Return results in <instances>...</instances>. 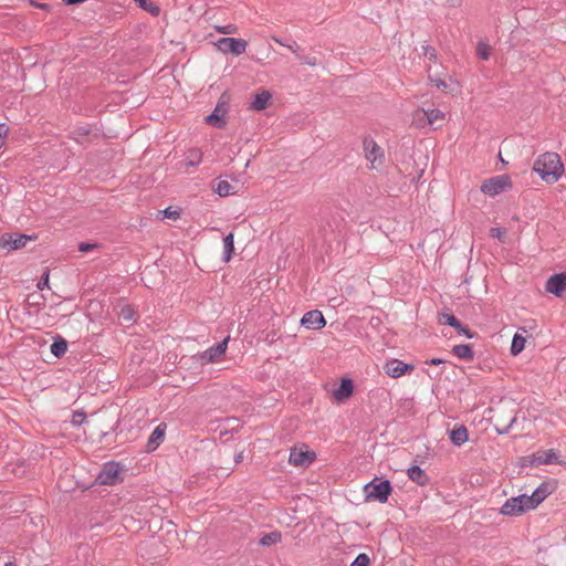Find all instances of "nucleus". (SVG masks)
Segmentation results:
<instances>
[{
	"label": "nucleus",
	"instance_id": "1",
	"mask_svg": "<svg viewBox=\"0 0 566 566\" xmlns=\"http://www.w3.org/2000/svg\"><path fill=\"white\" fill-rule=\"evenodd\" d=\"M548 494L549 492L542 485L532 495L522 494L510 497L501 506L500 513L504 516H520L530 510L536 509Z\"/></svg>",
	"mask_w": 566,
	"mask_h": 566
},
{
	"label": "nucleus",
	"instance_id": "2",
	"mask_svg": "<svg viewBox=\"0 0 566 566\" xmlns=\"http://www.w3.org/2000/svg\"><path fill=\"white\" fill-rule=\"evenodd\" d=\"M533 170L547 184L556 182L564 174V164L556 153L539 155L533 165Z\"/></svg>",
	"mask_w": 566,
	"mask_h": 566
},
{
	"label": "nucleus",
	"instance_id": "3",
	"mask_svg": "<svg viewBox=\"0 0 566 566\" xmlns=\"http://www.w3.org/2000/svg\"><path fill=\"white\" fill-rule=\"evenodd\" d=\"M124 465L116 461H108L103 464L95 483L98 485H116L124 480Z\"/></svg>",
	"mask_w": 566,
	"mask_h": 566
},
{
	"label": "nucleus",
	"instance_id": "4",
	"mask_svg": "<svg viewBox=\"0 0 566 566\" xmlns=\"http://www.w3.org/2000/svg\"><path fill=\"white\" fill-rule=\"evenodd\" d=\"M513 188V181L509 175H496L484 179L481 182L480 190L489 197H495Z\"/></svg>",
	"mask_w": 566,
	"mask_h": 566
},
{
	"label": "nucleus",
	"instance_id": "5",
	"mask_svg": "<svg viewBox=\"0 0 566 566\" xmlns=\"http://www.w3.org/2000/svg\"><path fill=\"white\" fill-rule=\"evenodd\" d=\"M363 149L366 160L369 163L371 170H380L385 164V153L382 148L371 137H365L363 140Z\"/></svg>",
	"mask_w": 566,
	"mask_h": 566
},
{
	"label": "nucleus",
	"instance_id": "6",
	"mask_svg": "<svg viewBox=\"0 0 566 566\" xmlns=\"http://www.w3.org/2000/svg\"><path fill=\"white\" fill-rule=\"evenodd\" d=\"M391 491L392 488L388 480L374 479L364 486L366 500L378 501L379 503H386Z\"/></svg>",
	"mask_w": 566,
	"mask_h": 566
},
{
	"label": "nucleus",
	"instance_id": "7",
	"mask_svg": "<svg viewBox=\"0 0 566 566\" xmlns=\"http://www.w3.org/2000/svg\"><path fill=\"white\" fill-rule=\"evenodd\" d=\"M216 48L222 53H232L241 55L245 52L248 42L237 38H221L214 43Z\"/></svg>",
	"mask_w": 566,
	"mask_h": 566
},
{
	"label": "nucleus",
	"instance_id": "8",
	"mask_svg": "<svg viewBox=\"0 0 566 566\" xmlns=\"http://www.w3.org/2000/svg\"><path fill=\"white\" fill-rule=\"evenodd\" d=\"M229 337H226L222 342L209 347L207 350L199 355V359L202 365L214 364L221 361L228 349Z\"/></svg>",
	"mask_w": 566,
	"mask_h": 566
},
{
	"label": "nucleus",
	"instance_id": "9",
	"mask_svg": "<svg viewBox=\"0 0 566 566\" xmlns=\"http://www.w3.org/2000/svg\"><path fill=\"white\" fill-rule=\"evenodd\" d=\"M35 238L23 233H4L0 238V247L19 250L24 248L29 241L35 240Z\"/></svg>",
	"mask_w": 566,
	"mask_h": 566
},
{
	"label": "nucleus",
	"instance_id": "10",
	"mask_svg": "<svg viewBox=\"0 0 566 566\" xmlns=\"http://www.w3.org/2000/svg\"><path fill=\"white\" fill-rule=\"evenodd\" d=\"M316 458L315 452L307 449V447H295L291 449L289 462L295 467H304L311 464Z\"/></svg>",
	"mask_w": 566,
	"mask_h": 566
},
{
	"label": "nucleus",
	"instance_id": "11",
	"mask_svg": "<svg viewBox=\"0 0 566 566\" xmlns=\"http://www.w3.org/2000/svg\"><path fill=\"white\" fill-rule=\"evenodd\" d=\"M384 371L391 378H399L406 374H410L415 370V366L406 364L399 359L392 358L384 364Z\"/></svg>",
	"mask_w": 566,
	"mask_h": 566
},
{
	"label": "nucleus",
	"instance_id": "12",
	"mask_svg": "<svg viewBox=\"0 0 566 566\" xmlns=\"http://www.w3.org/2000/svg\"><path fill=\"white\" fill-rule=\"evenodd\" d=\"M229 112V105L227 101H219L213 112L206 117L207 124L213 127L221 128L226 125V115Z\"/></svg>",
	"mask_w": 566,
	"mask_h": 566
},
{
	"label": "nucleus",
	"instance_id": "13",
	"mask_svg": "<svg viewBox=\"0 0 566 566\" xmlns=\"http://www.w3.org/2000/svg\"><path fill=\"white\" fill-rule=\"evenodd\" d=\"M545 290L557 297L563 296L566 293V272L552 275L545 284Z\"/></svg>",
	"mask_w": 566,
	"mask_h": 566
},
{
	"label": "nucleus",
	"instance_id": "14",
	"mask_svg": "<svg viewBox=\"0 0 566 566\" xmlns=\"http://www.w3.org/2000/svg\"><path fill=\"white\" fill-rule=\"evenodd\" d=\"M354 394V384L349 378H343L338 387L332 391V398L336 402H344Z\"/></svg>",
	"mask_w": 566,
	"mask_h": 566
},
{
	"label": "nucleus",
	"instance_id": "15",
	"mask_svg": "<svg viewBox=\"0 0 566 566\" xmlns=\"http://www.w3.org/2000/svg\"><path fill=\"white\" fill-rule=\"evenodd\" d=\"M301 325L307 329H322L326 325V321L322 312L314 310L303 315Z\"/></svg>",
	"mask_w": 566,
	"mask_h": 566
},
{
	"label": "nucleus",
	"instance_id": "16",
	"mask_svg": "<svg viewBox=\"0 0 566 566\" xmlns=\"http://www.w3.org/2000/svg\"><path fill=\"white\" fill-rule=\"evenodd\" d=\"M532 465L559 463L558 453L554 449L539 450L530 458Z\"/></svg>",
	"mask_w": 566,
	"mask_h": 566
},
{
	"label": "nucleus",
	"instance_id": "17",
	"mask_svg": "<svg viewBox=\"0 0 566 566\" xmlns=\"http://www.w3.org/2000/svg\"><path fill=\"white\" fill-rule=\"evenodd\" d=\"M272 99V93L269 90H262L254 94L249 108L256 112L264 111L271 105Z\"/></svg>",
	"mask_w": 566,
	"mask_h": 566
},
{
	"label": "nucleus",
	"instance_id": "18",
	"mask_svg": "<svg viewBox=\"0 0 566 566\" xmlns=\"http://www.w3.org/2000/svg\"><path fill=\"white\" fill-rule=\"evenodd\" d=\"M166 428V423L161 422L154 429L146 443L147 452H153L160 446L165 439Z\"/></svg>",
	"mask_w": 566,
	"mask_h": 566
},
{
	"label": "nucleus",
	"instance_id": "19",
	"mask_svg": "<svg viewBox=\"0 0 566 566\" xmlns=\"http://www.w3.org/2000/svg\"><path fill=\"white\" fill-rule=\"evenodd\" d=\"M202 161V153L200 149L192 148L185 153L181 168L186 172H191V168L197 167Z\"/></svg>",
	"mask_w": 566,
	"mask_h": 566
},
{
	"label": "nucleus",
	"instance_id": "20",
	"mask_svg": "<svg viewBox=\"0 0 566 566\" xmlns=\"http://www.w3.org/2000/svg\"><path fill=\"white\" fill-rule=\"evenodd\" d=\"M449 438L454 446L461 447L469 440V431L465 426L458 424L450 430Z\"/></svg>",
	"mask_w": 566,
	"mask_h": 566
},
{
	"label": "nucleus",
	"instance_id": "21",
	"mask_svg": "<svg viewBox=\"0 0 566 566\" xmlns=\"http://www.w3.org/2000/svg\"><path fill=\"white\" fill-rule=\"evenodd\" d=\"M408 478L420 486H424L429 482L427 473L418 465H412L407 471Z\"/></svg>",
	"mask_w": 566,
	"mask_h": 566
},
{
	"label": "nucleus",
	"instance_id": "22",
	"mask_svg": "<svg viewBox=\"0 0 566 566\" xmlns=\"http://www.w3.org/2000/svg\"><path fill=\"white\" fill-rule=\"evenodd\" d=\"M426 113L428 126L440 127L446 120V114L438 108L426 109Z\"/></svg>",
	"mask_w": 566,
	"mask_h": 566
},
{
	"label": "nucleus",
	"instance_id": "23",
	"mask_svg": "<svg viewBox=\"0 0 566 566\" xmlns=\"http://www.w3.org/2000/svg\"><path fill=\"white\" fill-rule=\"evenodd\" d=\"M50 350L52 355L60 358L65 355L67 350V342L60 335H56L53 338V343L51 344Z\"/></svg>",
	"mask_w": 566,
	"mask_h": 566
},
{
	"label": "nucleus",
	"instance_id": "24",
	"mask_svg": "<svg viewBox=\"0 0 566 566\" xmlns=\"http://www.w3.org/2000/svg\"><path fill=\"white\" fill-rule=\"evenodd\" d=\"M452 353L460 359H463V360H472L473 359V350H472V346L469 345V344H461V345H455L453 346L452 348Z\"/></svg>",
	"mask_w": 566,
	"mask_h": 566
},
{
	"label": "nucleus",
	"instance_id": "25",
	"mask_svg": "<svg viewBox=\"0 0 566 566\" xmlns=\"http://www.w3.org/2000/svg\"><path fill=\"white\" fill-rule=\"evenodd\" d=\"M411 125L417 128H423V127L428 126L427 113H426L424 108L419 107L412 112Z\"/></svg>",
	"mask_w": 566,
	"mask_h": 566
},
{
	"label": "nucleus",
	"instance_id": "26",
	"mask_svg": "<svg viewBox=\"0 0 566 566\" xmlns=\"http://www.w3.org/2000/svg\"><path fill=\"white\" fill-rule=\"evenodd\" d=\"M140 9L150 13L153 17H158L160 8L151 0H134Z\"/></svg>",
	"mask_w": 566,
	"mask_h": 566
},
{
	"label": "nucleus",
	"instance_id": "27",
	"mask_svg": "<svg viewBox=\"0 0 566 566\" xmlns=\"http://www.w3.org/2000/svg\"><path fill=\"white\" fill-rule=\"evenodd\" d=\"M216 191L221 197L237 193L235 187L227 180H220L217 184Z\"/></svg>",
	"mask_w": 566,
	"mask_h": 566
},
{
	"label": "nucleus",
	"instance_id": "28",
	"mask_svg": "<svg viewBox=\"0 0 566 566\" xmlns=\"http://www.w3.org/2000/svg\"><path fill=\"white\" fill-rule=\"evenodd\" d=\"M223 248H224V258H223V261L224 262H229L230 259H231V255L234 251V235L233 233H229L224 239H223Z\"/></svg>",
	"mask_w": 566,
	"mask_h": 566
},
{
	"label": "nucleus",
	"instance_id": "29",
	"mask_svg": "<svg viewBox=\"0 0 566 566\" xmlns=\"http://www.w3.org/2000/svg\"><path fill=\"white\" fill-rule=\"evenodd\" d=\"M526 339L520 334H515L512 339L511 354L513 356L518 355L525 348Z\"/></svg>",
	"mask_w": 566,
	"mask_h": 566
},
{
	"label": "nucleus",
	"instance_id": "30",
	"mask_svg": "<svg viewBox=\"0 0 566 566\" xmlns=\"http://www.w3.org/2000/svg\"><path fill=\"white\" fill-rule=\"evenodd\" d=\"M492 48L488 43V41H479L476 45V54L479 57H481L484 61H488L491 56Z\"/></svg>",
	"mask_w": 566,
	"mask_h": 566
},
{
	"label": "nucleus",
	"instance_id": "31",
	"mask_svg": "<svg viewBox=\"0 0 566 566\" xmlns=\"http://www.w3.org/2000/svg\"><path fill=\"white\" fill-rule=\"evenodd\" d=\"M431 82L438 90H441L444 93H453L454 92V87L452 86L453 85L452 80H450V82H447L441 78H432Z\"/></svg>",
	"mask_w": 566,
	"mask_h": 566
},
{
	"label": "nucleus",
	"instance_id": "32",
	"mask_svg": "<svg viewBox=\"0 0 566 566\" xmlns=\"http://www.w3.org/2000/svg\"><path fill=\"white\" fill-rule=\"evenodd\" d=\"M136 315L137 314L134 308L129 305H126L120 310L119 318L125 323H129L136 321Z\"/></svg>",
	"mask_w": 566,
	"mask_h": 566
},
{
	"label": "nucleus",
	"instance_id": "33",
	"mask_svg": "<svg viewBox=\"0 0 566 566\" xmlns=\"http://www.w3.org/2000/svg\"><path fill=\"white\" fill-rule=\"evenodd\" d=\"M280 541H281V533L272 532V533L265 534L263 537H261L260 544L263 546H270V545L279 543Z\"/></svg>",
	"mask_w": 566,
	"mask_h": 566
},
{
	"label": "nucleus",
	"instance_id": "34",
	"mask_svg": "<svg viewBox=\"0 0 566 566\" xmlns=\"http://www.w3.org/2000/svg\"><path fill=\"white\" fill-rule=\"evenodd\" d=\"M439 323L440 324H447V325H450L452 327H458L459 326V321L455 318V316H453L452 314H449V313H442L439 316Z\"/></svg>",
	"mask_w": 566,
	"mask_h": 566
},
{
	"label": "nucleus",
	"instance_id": "35",
	"mask_svg": "<svg viewBox=\"0 0 566 566\" xmlns=\"http://www.w3.org/2000/svg\"><path fill=\"white\" fill-rule=\"evenodd\" d=\"M214 29L217 32L222 34H234L238 32V27L235 24L216 25Z\"/></svg>",
	"mask_w": 566,
	"mask_h": 566
},
{
	"label": "nucleus",
	"instance_id": "36",
	"mask_svg": "<svg viewBox=\"0 0 566 566\" xmlns=\"http://www.w3.org/2000/svg\"><path fill=\"white\" fill-rule=\"evenodd\" d=\"M490 235L500 241H505L506 230L504 228L495 227L490 230Z\"/></svg>",
	"mask_w": 566,
	"mask_h": 566
},
{
	"label": "nucleus",
	"instance_id": "37",
	"mask_svg": "<svg viewBox=\"0 0 566 566\" xmlns=\"http://www.w3.org/2000/svg\"><path fill=\"white\" fill-rule=\"evenodd\" d=\"M158 214L161 216V217H159L160 219L169 218L174 221L177 220V209H172L171 207H168L164 210L158 211Z\"/></svg>",
	"mask_w": 566,
	"mask_h": 566
},
{
	"label": "nucleus",
	"instance_id": "38",
	"mask_svg": "<svg viewBox=\"0 0 566 566\" xmlns=\"http://www.w3.org/2000/svg\"><path fill=\"white\" fill-rule=\"evenodd\" d=\"M370 559L366 554H359L350 566H369Z\"/></svg>",
	"mask_w": 566,
	"mask_h": 566
},
{
	"label": "nucleus",
	"instance_id": "39",
	"mask_svg": "<svg viewBox=\"0 0 566 566\" xmlns=\"http://www.w3.org/2000/svg\"><path fill=\"white\" fill-rule=\"evenodd\" d=\"M98 248L97 243H91V242H81L78 244V251L83 253H87L90 251H93Z\"/></svg>",
	"mask_w": 566,
	"mask_h": 566
},
{
	"label": "nucleus",
	"instance_id": "40",
	"mask_svg": "<svg viewBox=\"0 0 566 566\" xmlns=\"http://www.w3.org/2000/svg\"><path fill=\"white\" fill-rule=\"evenodd\" d=\"M9 134V127L2 123L0 124V148L4 144V139L8 137Z\"/></svg>",
	"mask_w": 566,
	"mask_h": 566
},
{
	"label": "nucleus",
	"instance_id": "41",
	"mask_svg": "<svg viewBox=\"0 0 566 566\" xmlns=\"http://www.w3.org/2000/svg\"><path fill=\"white\" fill-rule=\"evenodd\" d=\"M45 287H49V272L43 273L38 282L39 290H44Z\"/></svg>",
	"mask_w": 566,
	"mask_h": 566
},
{
	"label": "nucleus",
	"instance_id": "42",
	"mask_svg": "<svg viewBox=\"0 0 566 566\" xmlns=\"http://www.w3.org/2000/svg\"><path fill=\"white\" fill-rule=\"evenodd\" d=\"M460 334L464 335L465 337L468 338H472L474 336V334L467 327V326H463L460 322H459V326L458 327H454Z\"/></svg>",
	"mask_w": 566,
	"mask_h": 566
},
{
	"label": "nucleus",
	"instance_id": "43",
	"mask_svg": "<svg viewBox=\"0 0 566 566\" xmlns=\"http://www.w3.org/2000/svg\"><path fill=\"white\" fill-rule=\"evenodd\" d=\"M0 566H17L9 555H0Z\"/></svg>",
	"mask_w": 566,
	"mask_h": 566
},
{
	"label": "nucleus",
	"instance_id": "44",
	"mask_svg": "<svg viewBox=\"0 0 566 566\" xmlns=\"http://www.w3.org/2000/svg\"><path fill=\"white\" fill-rule=\"evenodd\" d=\"M85 417L86 416L84 412H74L72 422L74 424H81L84 421Z\"/></svg>",
	"mask_w": 566,
	"mask_h": 566
},
{
	"label": "nucleus",
	"instance_id": "45",
	"mask_svg": "<svg viewBox=\"0 0 566 566\" xmlns=\"http://www.w3.org/2000/svg\"><path fill=\"white\" fill-rule=\"evenodd\" d=\"M75 132L81 136H87L91 130L87 127H78Z\"/></svg>",
	"mask_w": 566,
	"mask_h": 566
},
{
	"label": "nucleus",
	"instance_id": "46",
	"mask_svg": "<svg viewBox=\"0 0 566 566\" xmlns=\"http://www.w3.org/2000/svg\"><path fill=\"white\" fill-rule=\"evenodd\" d=\"M427 364H430V365H440V364H443L444 360L440 359V358H432L430 360H427L426 361Z\"/></svg>",
	"mask_w": 566,
	"mask_h": 566
},
{
	"label": "nucleus",
	"instance_id": "47",
	"mask_svg": "<svg viewBox=\"0 0 566 566\" xmlns=\"http://www.w3.org/2000/svg\"><path fill=\"white\" fill-rule=\"evenodd\" d=\"M32 4H34L38 8L43 9V10H46L49 8V4H46V3H34V2H32Z\"/></svg>",
	"mask_w": 566,
	"mask_h": 566
},
{
	"label": "nucleus",
	"instance_id": "48",
	"mask_svg": "<svg viewBox=\"0 0 566 566\" xmlns=\"http://www.w3.org/2000/svg\"><path fill=\"white\" fill-rule=\"evenodd\" d=\"M273 40H274L276 43H279V44L283 45V42H282L280 39H277V38H273Z\"/></svg>",
	"mask_w": 566,
	"mask_h": 566
},
{
	"label": "nucleus",
	"instance_id": "49",
	"mask_svg": "<svg viewBox=\"0 0 566 566\" xmlns=\"http://www.w3.org/2000/svg\"><path fill=\"white\" fill-rule=\"evenodd\" d=\"M308 64L310 65H315V62L313 60H310Z\"/></svg>",
	"mask_w": 566,
	"mask_h": 566
},
{
	"label": "nucleus",
	"instance_id": "50",
	"mask_svg": "<svg viewBox=\"0 0 566 566\" xmlns=\"http://www.w3.org/2000/svg\"><path fill=\"white\" fill-rule=\"evenodd\" d=\"M308 64L310 65H315V62L313 60H310Z\"/></svg>",
	"mask_w": 566,
	"mask_h": 566
},
{
	"label": "nucleus",
	"instance_id": "51",
	"mask_svg": "<svg viewBox=\"0 0 566 566\" xmlns=\"http://www.w3.org/2000/svg\"><path fill=\"white\" fill-rule=\"evenodd\" d=\"M107 434H108L107 432H103L102 438H105Z\"/></svg>",
	"mask_w": 566,
	"mask_h": 566
}]
</instances>
